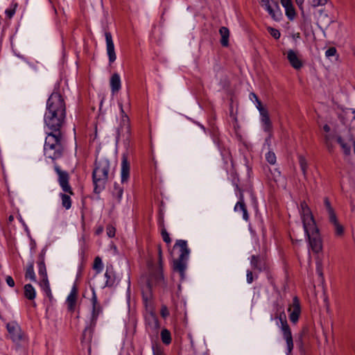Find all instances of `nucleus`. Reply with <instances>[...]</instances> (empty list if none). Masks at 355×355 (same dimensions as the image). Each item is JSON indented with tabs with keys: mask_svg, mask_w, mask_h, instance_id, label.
I'll return each mask as SVG.
<instances>
[{
	"mask_svg": "<svg viewBox=\"0 0 355 355\" xmlns=\"http://www.w3.org/2000/svg\"><path fill=\"white\" fill-rule=\"evenodd\" d=\"M246 277H247V282L248 284L252 283V282H253V273H252V272L251 270H247Z\"/></svg>",
	"mask_w": 355,
	"mask_h": 355,
	"instance_id": "55",
	"label": "nucleus"
},
{
	"mask_svg": "<svg viewBox=\"0 0 355 355\" xmlns=\"http://www.w3.org/2000/svg\"><path fill=\"white\" fill-rule=\"evenodd\" d=\"M285 14L290 20H293L295 18L296 12L293 3L285 8Z\"/></svg>",
	"mask_w": 355,
	"mask_h": 355,
	"instance_id": "44",
	"label": "nucleus"
},
{
	"mask_svg": "<svg viewBox=\"0 0 355 355\" xmlns=\"http://www.w3.org/2000/svg\"><path fill=\"white\" fill-rule=\"evenodd\" d=\"M239 180L238 178L234 177L232 180V183L234 187V191L236 196L239 198L238 202H245L243 189L239 187Z\"/></svg>",
	"mask_w": 355,
	"mask_h": 355,
	"instance_id": "31",
	"label": "nucleus"
},
{
	"mask_svg": "<svg viewBox=\"0 0 355 355\" xmlns=\"http://www.w3.org/2000/svg\"><path fill=\"white\" fill-rule=\"evenodd\" d=\"M170 315L169 310L166 305L162 304L160 309V315L164 319H166Z\"/></svg>",
	"mask_w": 355,
	"mask_h": 355,
	"instance_id": "47",
	"label": "nucleus"
},
{
	"mask_svg": "<svg viewBox=\"0 0 355 355\" xmlns=\"http://www.w3.org/2000/svg\"><path fill=\"white\" fill-rule=\"evenodd\" d=\"M105 37L106 41V50L108 55L109 62L110 64H112L116 60V55L115 53L114 44L111 33L106 31L105 33Z\"/></svg>",
	"mask_w": 355,
	"mask_h": 355,
	"instance_id": "16",
	"label": "nucleus"
},
{
	"mask_svg": "<svg viewBox=\"0 0 355 355\" xmlns=\"http://www.w3.org/2000/svg\"><path fill=\"white\" fill-rule=\"evenodd\" d=\"M110 88L112 94L117 93L121 88L120 76L117 73L112 74L110 81Z\"/></svg>",
	"mask_w": 355,
	"mask_h": 355,
	"instance_id": "25",
	"label": "nucleus"
},
{
	"mask_svg": "<svg viewBox=\"0 0 355 355\" xmlns=\"http://www.w3.org/2000/svg\"><path fill=\"white\" fill-rule=\"evenodd\" d=\"M40 285L42 287L44 292L45 293L47 297H49V299L50 300H51L53 299V295H52L51 290L50 288L49 279L41 280Z\"/></svg>",
	"mask_w": 355,
	"mask_h": 355,
	"instance_id": "37",
	"label": "nucleus"
},
{
	"mask_svg": "<svg viewBox=\"0 0 355 355\" xmlns=\"http://www.w3.org/2000/svg\"><path fill=\"white\" fill-rule=\"evenodd\" d=\"M214 144L217 146L224 164H227L230 161H232V155L230 150L225 146L220 139L214 142Z\"/></svg>",
	"mask_w": 355,
	"mask_h": 355,
	"instance_id": "23",
	"label": "nucleus"
},
{
	"mask_svg": "<svg viewBox=\"0 0 355 355\" xmlns=\"http://www.w3.org/2000/svg\"><path fill=\"white\" fill-rule=\"evenodd\" d=\"M130 164L128 160V157L125 154L122 155L121 163V184L128 183L130 180Z\"/></svg>",
	"mask_w": 355,
	"mask_h": 355,
	"instance_id": "15",
	"label": "nucleus"
},
{
	"mask_svg": "<svg viewBox=\"0 0 355 355\" xmlns=\"http://www.w3.org/2000/svg\"><path fill=\"white\" fill-rule=\"evenodd\" d=\"M25 278L29 279L33 282H36V276L34 271V263L30 262L26 267L25 272Z\"/></svg>",
	"mask_w": 355,
	"mask_h": 355,
	"instance_id": "36",
	"label": "nucleus"
},
{
	"mask_svg": "<svg viewBox=\"0 0 355 355\" xmlns=\"http://www.w3.org/2000/svg\"><path fill=\"white\" fill-rule=\"evenodd\" d=\"M93 269L98 274L102 272L103 269V263L100 257H95L93 263Z\"/></svg>",
	"mask_w": 355,
	"mask_h": 355,
	"instance_id": "41",
	"label": "nucleus"
},
{
	"mask_svg": "<svg viewBox=\"0 0 355 355\" xmlns=\"http://www.w3.org/2000/svg\"><path fill=\"white\" fill-rule=\"evenodd\" d=\"M234 210L236 212L242 211L243 219L246 222L250 220V216L245 202H237L234 207Z\"/></svg>",
	"mask_w": 355,
	"mask_h": 355,
	"instance_id": "28",
	"label": "nucleus"
},
{
	"mask_svg": "<svg viewBox=\"0 0 355 355\" xmlns=\"http://www.w3.org/2000/svg\"><path fill=\"white\" fill-rule=\"evenodd\" d=\"M158 250V266L153 263H148V275L146 285L142 288L141 294L144 305L147 307L153 302V288L165 289L167 286L166 282L163 274V258L162 251L160 245L157 246Z\"/></svg>",
	"mask_w": 355,
	"mask_h": 355,
	"instance_id": "2",
	"label": "nucleus"
},
{
	"mask_svg": "<svg viewBox=\"0 0 355 355\" xmlns=\"http://www.w3.org/2000/svg\"><path fill=\"white\" fill-rule=\"evenodd\" d=\"M336 141L340 144L345 155H349L351 151L350 146L344 141L340 136L337 137Z\"/></svg>",
	"mask_w": 355,
	"mask_h": 355,
	"instance_id": "42",
	"label": "nucleus"
},
{
	"mask_svg": "<svg viewBox=\"0 0 355 355\" xmlns=\"http://www.w3.org/2000/svg\"><path fill=\"white\" fill-rule=\"evenodd\" d=\"M17 7L18 3L17 2L12 1L10 7L5 10V14L8 19H10L13 17L16 12V9Z\"/></svg>",
	"mask_w": 355,
	"mask_h": 355,
	"instance_id": "40",
	"label": "nucleus"
},
{
	"mask_svg": "<svg viewBox=\"0 0 355 355\" xmlns=\"http://www.w3.org/2000/svg\"><path fill=\"white\" fill-rule=\"evenodd\" d=\"M210 135L214 143L216 142V141H218L220 139L218 130L215 128H213L212 130L210 131Z\"/></svg>",
	"mask_w": 355,
	"mask_h": 355,
	"instance_id": "49",
	"label": "nucleus"
},
{
	"mask_svg": "<svg viewBox=\"0 0 355 355\" xmlns=\"http://www.w3.org/2000/svg\"><path fill=\"white\" fill-rule=\"evenodd\" d=\"M106 232L108 237L114 238L115 236L116 228L112 225H108L106 227Z\"/></svg>",
	"mask_w": 355,
	"mask_h": 355,
	"instance_id": "50",
	"label": "nucleus"
},
{
	"mask_svg": "<svg viewBox=\"0 0 355 355\" xmlns=\"http://www.w3.org/2000/svg\"><path fill=\"white\" fill-rule=\"evenodd\" d=\"M287 59L291 67L296 70H299L303 67V61L294 50L289 49L287 51Z\"/></svg>",
	"mask_w": 355,
	"mask_h": 355,
	"instance_id": "20",
	"label": "nucleus"
},
{
	"mask_svg": "<svg viewBox=\"0 0 355 355\" xmlns=\"http://www.w3.org/2000/svg\"><path fill=\"white\" fill-rule=\"evenodd\" d=\"M67 116L66 103L58 89H55L46 101L44 123L46 132L62 133Z\"/></svg>",
	"mask_w": 355,
	"mask_h": 355,
	"instance_id": "1",
	"label": "nucleus"
},
{
	"mask_svg": "<svg viewBox=\"0 0 355 355\" xmlns=\"http://www.w3.org/2000/svg\"><path fill=\"white\" fill-rule=\"evenodd\" d=\"M46 252V247L44 248L38 255L37 266H38V274L41 277V280L48 279V275L46 272V268L45 265V254Z\"/></svg>",
	"mask_w": 355,
	"mask_h": 355,
	"instance_id": "17",
	"label": "nucleus"
},
{
	"mask_svg": "<svg viewBox=\"0 0 355 355\" xmlns=\"http://www.w3.org/2000/svg\"><path fill=\"white\" fill-rule=\"evenodd\" d=\"M24 297L29 300H33L36 297V291L33 286L31 284H26L24 286Z\"/></svg>",
	"mask_w": 355,
	"mask_h": 355,
	"instance_id": "29",
	"label": "nucleus"
},
{
	"mask_svg": "<svg viewBox=\"0 0 355 355\" xmlns=\"http://www.w3.org/2000/svg\"><path fill=\"white\" fill-rule=\"evenodd\" d=\"M146 328L150 336L157 335L160 329V322L156 314L153 311H150L145 317Z\"/></svg>",
	"mask_w": 355,
	"mask_h": 355,
	"instance_id": "12",
	"label": "nucleus"
},
{
	"mask_svg": "<svg viewBox=\"0 0 355 355\" xmlns=\"http://www.w3.org/2000/svg\"><path fill=\"white\" fill-rule=\"evenodd\" d=\"M268 30L272 37H273L275 39H279L280 37L281 34L279 30L271 27L268 28Z\"/></svg>",
	"mask_w": 355,
	"mask_h": 355,
	"instance_id": "51",
	"label": "nucleus"
},
{
	"mask_svg": "<svg viewBox=\"0 0 355 355\" xmlns=\"http://www.w3.org/2000/svg\"><path fill=\"white\" fill-rule=\"evenodd\" d=\"M288 311H290L289 319L291 322L296 323L300 318L301 313V306L300 300L297 296H295L293 298V303L291 307L288 308Z\"/></svg>",
	"mask_w": 355,
	"mask_h": 355,
	"instance_id": "14",
	"label": "nucleus"
},
{
	"mask_svg": "<svg viewBox=\"0 0 355 355\" xmlns=\"http://www.w3.org/2000/svg\"><path fill=\"white\" fill-rule=\"evenodd\" d=\"M309 247L313 253L318 254L323 248V241L320 230L316 225L304 228Z\"/></svg>",
	"mask_w": 355,
	"mask_h": 355,
	"instance_id": "8",
	"label": "nucleus"
},
{
	"mask_svg": "<svg viewBox=\"0 0 355 355\" xmlns=\"http://www.w3.org/2000/svg\"><path fill=\"white\" fill-rule=\"evenodd\" d=\"M302 221L303 223V228L316 225L314 216L309 207L305 209L300 210Z\"/></svg>",
	"mask_w": 355,
	"mask_h": 355,
	"instance_id": "18",
	"label": "nucleus"
},
{
	"mask_svg": "<svg viewBox=\"0 0 355 355\" xmlns=\"http://www.w3.org/2000/svg\"><path fill=\"white\" fill-rule=\"evenodd\" d=\"M315 272L318 275L321 282L324 280V273H323V265L321 259H318L315 261Z\"/></svg>",
	"mask_w": 355,
	"mask_h": 355,
	"instance_id": "39",
	"label": "nucleus"
},
{
	"mask_svg": "<svg viewBox=\"0 0 355 355\" xmlns=\"http://www.w3.org/2000/svg\"><path fill=\"white\" fill-rule=\"evenodd\" d=\"M119 106L120 107L121 120L120 123V126L122 131H125L127 133L130 132V120L127 114L124 112L123 105L121 103H119Z\"/></svg>",
	"mask_w": 355,
	"mask_h": 355,
	"instance_id": "24",
	"label": "nucleus"
},
{
	"mask_svg": "<svg viewBox=\"0 0 355 355\" xmlns=\"http://www.w3.org/2000/svg\"><path fill=\"white\" fill-rule=\"evenodd\" d=\"M309 207L305 201H302L300 203V210L305 209V208Z\"/></svg>",
	"mask_w": 355,
	"mask_h": 355,
	"instance_id": "59",
	"label": "nucleus"
},
{
	"mask_svg": "<svg viewBox=\"0 0 355 355\" xmlns=\"http://www.w3.org/2000/svg\"><path fill=\"white\" fill-rule=\"evenodd\" d=\"M46 136L44 144V155L46 159H50L54 164L55 161L60 159L64 152L62 133L46 132Z\"/></svg>",
	"mask_w": 355,
	"mask_h": 355,
	"instance_id": "4",
	"label": "nucleus"
},
{
	"mask_svg": "<svg viewBox=\"0 0 355 355\" xmlns=\"http://www.w3.org/2000/svg\"><path fill=\"white\" fill-rule=\"evenodd\" d=\"M323 128V130H324L325 132H327V133L329 132H330V130H331V129H330V127H329V125L328 124H325V125H324V126H323V128Z\"/></svg>",
	"mask_w": 355,
	"mask_h": 355,
	"instance_id": "61",
	"label": "nucleus"
},
{
	"mask_svg": "<svg viewBox=\"0 0 355 355\" xmlns=\"http://www.w3.org/2000/svg\"><path fill=\"white\" fill-rule=\"evenodd\" d=\"M309 3L314 8L324 6L328 0H308Z\"/></svg>",
	"mask_w": 355,
	"mask_h": 355,
	"instance_id": "48",
	"label": "nucleus"
},
{
	"mask_svg": "<svg viewBox=\"0 0 355 355\" xmlns=\"http://www.w3.org/2000/svg\"><path fill=\"white\" fill-rule=\"evenodd\" d=\"M103 231V227H99L97 228V230H96V234L97 235L101 234Z\"/></svg>",
	"mask_w": 355,
	"mask_h": 355,
	"instance_id": "63",
	"label": "nucleus"
},
{
	"mask_svg": "<svg viewBox=\"0 0 355 355\" xmlns=\"http://www.w3.org/2000/svg\"><path fill=\"white\" fill-rule=\"evenodd\" d=\"M265 157H266V161L270 164L273 165L276 163L277 157H276V155L274 152L270 151V150L268 151L267 153H266Z\"/></svg>",
	"mask_w": 355,
	"mask_h": 355,
	"instance_id": "46",
	"label": "nucleus"
},
{
	"mask_svg": "<svg viewBox=\"0 0 355 355\" xmlns=\"http://www.w3.org/2000/svg\"><path fill=\"white\" fill-rule=\"evenodd\" d=\"M256 104V107L257 108V110H259V113L262 112H265V110H267L266 108L263 107V105H262V103H261V101H259V102H257V103H255Z\"/></svg>",
	"mask_w": 355,
	"mask_h": 355,
	"instance_id": "57",
	"label": "nucleus"
},
{
	"mask_svg": "<svg viewBox=\"0 0 355 355\" xmlns=\"http://www.w3.org/2000/svg\"><path fill=\"white\" fill-rule=\"evenodd\" d=\"M104 275L105 278V286L112 287L115 284L116 280V275L113 269L112 268L110 269L107 268Z\"/></svg>",
	"mask_w": 355,
	"mask_h": 355,
	"instance_id": "26",
	"label": "nucleus"
},
{
	"mask_svg": "<svg viewBox=\"0 0 355 355\" xmlns=\"http://www.w3.org/2000/svg\"><path fill=\"white\" fill-rule=\"evenodd\" d=\"M329 221L334 227L335 234L337 236H341L344 234V227L339 223L337 216H335V221L329 219Z\"/></svg>",
	"mask_w": 355,
	"mask_h": 355,
	"instance_id": "35",
	"label": "nucleus"
},
{
	"mask_svg": "<svg viewBox=\"0 0 355 355\" xmlns=\"http://www.w3.org/2000/svg\"><path fill=\"white\" fill-rule=\"evenodd\" d=\"M214 144L217 146L224 164H227L230 161H232V155L230 150L225 146L220 139L214 142Z\"/></svg>",
	"mask_w": 355,
	"mask_h": 355,
	"instance_id": "22",
	"label": "nucleus"
},
{
	"mask_svg": "<svg viewBox=\"0 0 355 355\" xmlns=\"http://www.w3.org/2000/svg\"><path fill=\"white\" fill-rule=\"evenodd\" d=\"M262 6H264L265 10L268 12L270 16L275 21H279L282 16L281 9L279 3L275 0H261Z\"/></svg>",
	"mask_w": 355,
	"mask_h": 355,
	"instance_id": "11",
	"label": "nucleus"
},
{
	"mask_svg": "<svg viewBox=\"0 0 355 355\" xmlns=\"http://www.w3.org/2000/svg\"><path fill=\"white\" fill-rule=\"evenodd\" d=\"M280 3L284 8L293 3L292 0H280Z\"/></svg>",
	"mask_w": 355,
	"mask_h": 355,
	"instance_id": "58",
	"label": "nucleus"
},
{
	"mask_svg": "<svg viewBox=\"0 0 355 355\" xmlns=\"http://www.w3.org/2000/svg\"><path fill=\"white\" fill-rule=\"evenodd\" d=\"M123 191V187L119 185L117 182L114 183L112 196L116 200L117 203H120L121 202Z\"/></svg>",
	"mask_w": 355,
	"mask_h": 355,
	"instance_id": "27",
	"label": "nucleus"
},
{
	"mask_svg": "<svg viewBox=\"0 0 355 355\" xmlns=\"http://www.w3.org/2000/svg\"><path fill=\"white\" fill-rule=\"evenodd\" d=\"M250 265L254 270H257L259 272L266 271L269 269L266 259L260 255H252Z\"/></svg>",
	"mask_w": 355,
	"mask_h": 355,
	"instance_id": "13",
	"label": "nucleus"
},
{
	"mask_svg": "<svg viewBox=\"0 0 355 355\" xmlns=\"http://www.w3.org/2000/svg\"><path fill=\"white\" fill-rule=\"evenodd\" d=\"M337 53V50L335 47L331 46L329 47L325 52V55L327 58H330L336 55Z\"/></svg>",
	"mask_w": 355,
	"mask_h": 355,
	"instance_id": "52",
	"label": "nucleus"
},
{
	"mask_svg": "<svg viewBox=\"0 0 355 355\" xmlns=\"http://www.w3.org/2000/svg\"><path fill=\"white\" fill-rule=\"evenodd\" d=\"M258 96L256 94L252 92L250 94V98L251 101H254L255 99H257Z\"/></svg>",
	"mask_w": 355,
	"mask_h": 355,
	"instance_id": "62",
	"label": "nucleus"
},
{
	"mask_svg": "<svg viewBox=\"0 0 355 355\" xmlns=\"http://www.w3.org/2000/svg\"><path fill=\"white\" fill-rule=\"evenodd\" d=\"M178 248L180 255L178 259L173 260L172 268L173 272L180 275V281L185 279V272L187 268V262L189 257L190 249L188 248L185 240H177L174 248Z\"/></svg>",
	"mask_w": 355,
	"mask_h": 355,
	"instance_id": "6",
	"label": "nucleus"
},
{
	"mask_svg": "<svg viewBox=\"0 0 355 355\" xmlns=\"http://www.w3.org/2000/svg\"><path fill=\"white\" fill-rule=\"evenodd\" d=\"M54 171L58 175V182L62 190V193H59L61 199L62 206L65 209H71L72 206V200L71 196H74V191L69 183V174L67 171L61 169L58 164L53 166Z\"/></svg>",
	"mask_w": 355,
	"mask_h": 355,
	"instance_id": "5",
	"label": "nucleus"
},
{
	"mask_svg": "<svg viewBox=\"0 0 355 355\" xmlns=\"http://www.w3.org/2000/svg\"><path fill=\"white\" fill-rule=\"evenodd\" d=\"M153 355H164L163 347L160 344L153 343Z\"/></svg>",
	"mask_w": 355,
	"mask_h": 355,
	"instance_id": "45",
	"label": "nucleus"
},
{
	"mask_svg": "<svg viewBox=\"0 0 355 355\" xmlns=\"http://www.w3.org/2000/svg\"><path fill=\"white\" fill-rule=\"evenodd\" d=\"M6 329L9 334L10 338L13 343L19 344L20 342L26 340L24 333L21 327L16 322L12 321L6 324Z\"/></svg>",
	"mask_w": 355,
	"mask_h": 355,
	"instance_id": "10",
	"label": "nucleus"
},
{
	"mask_svg": "<svg viewBox=\"0 0 355 355\" xmlns=\"http://www.w3.org/2000/svg\"><path fill=\"white\" fill-rule=\"evenodd\" d=\"M335 135L333 134H326L324 136V144H327V142L334 141Z\"/></svg>",
	"mask_w": 355,
	"mask_h": 355,
	"instance_id": "53",
	"label": "nucleus"
},
{
	"mask_svg": "<svg viewBox=\"0 0 355 355\" xmlns=\"http://www.w3.org/2000/svg\"><path fill=\"white\" fill-rule=\"evenodd\" d=\"M159 224L160 227H162L161 235H162L163 241L167 244L171 243V239L169 236V234L168 233L166 228L164 227L163 218L159 219Z\"/></svg>",
	"mask_w": 355,
	"mask_h": 355,
	"instance_id": "38",
	"label": "nucleus"
},
{
	"mask_svg": "<svg viewBox=\"0 0 355 355\" xmlns=\"http://www.w3.org/2000/svg\"><path fill=\"white\" fill-rule=\"evenodd\" d=\"M334 141H331V142H327V144H325L328 151L329 153H333L334 150Z\"/></svg>",
	"mask_w": 355,
	"mask_h": 355,
	"instance_id": "56",
	"label": "nucleus"
},
{
	"mask_svg": "<svg viewBox=\"0 0 355 355\" xmlns=\"http://www.w3.org/2000/svg\"><path fill=\"white\" fill-rule=\"evenodd\" d=\"M114 170L115 167L107 158L96 157L92 174L94 193L99 194L105 190L107 183L114 178Z\"/></svg>",
	"mask_w": 355,
	"mask_h": 355,
	"instance_id": "3",
	"label": "nucleus"
},
{
	"mask_svg": "<svg viewBox=\"0 0 355 355\" xmlns=\"http://www.w3.org/2000/svg\"><path fill=\"white\" fill-rule=\"evenodd\" d=\"M324 205L327 210L329 219H332L334 221H335V216H336L334 209L331 206V204L328 197H325L324 198Z\"/></svg>",
	"mask_w": 355,
	"mask_h": 355,
	"instance_id": "32",
	"label": "nucleus"
},
{
	"mask_svg": "<svg viewBox=\"0 0 355 355\" xmlns=\"http://www.w3.org/2000/svg\"><path fill=\"white\" fill-rule=\"evenodd\" d=\"M324 205L327 210L329 219H332L334 221H335V216H336L334 209L331 206V204L328 197H325L324 198Z\"/></svg>",
	"mask_w": 355,
	"mask_h": 355,
	"instance_id": "33",
	"label": "nucleus"
},
{
	"mask_svg": "<svg viewBox=\"0 0 355 355\" xmlns=\"http://www.w3.org/2000/svg\"><path fill=\"white\" fill-rule=\"evenodd\" d=\"M92 295L90 299L92 304L91 318L89 327H87L83 333V338L85 339L87 337V334L89 333L90 337L94 329L95 328L99 315L103 313V307L98 300L97 295L94 288H92Z\"/></svg>",
	"mask_w": 355,
	"mask_h": 355,
	"instance_id": "7",
	"label": "nucleus"
},
{
	"mask_svg": "<svg viewBox=\"0 0 355 355\" xmlns=\"http://www.w3.org/2000/svg\"><path fill=\"white\" fill-rule=\"evenodd\" d=\"M77 298L78 289L76 286H73L66 300V304L67 305V309L69 312L73 313L75 311Z\"/></svg>",
	"mask_w": 355,
	"mask_h": 355,
	"instance_id": "19",
	"label": "nucleus"
},
{
	"mask_svg": "<svg viewBox=\"0 0 355 355\" xmlns=\"http://www.w3.org/2000/svg\"><path fill=\"white\" fill-rule=\"evenodd\" d=\"M304 0H295V2L300 9H302V5Z\"/></svg>",
	"mask_w": 355,
	"mask_h": 355,
	"instance_id": "60",
	"label": "nucleus"
},
{
	"mask_svg": "<svg viewBox=\"0 0 355 355\" xmlns=\"http://www.w3.org/2000/svg\"><path fill=\"white\" fill-rule=\"evenodd\" d=\"M6 282L10 287H14L15 285V281L11 276H7L6 277Z\"/></svg>",
	"mask_w": 355,
	"mask_h": 355,
	"instance_id": "54",
	"label": "nucleus"
},
{
	"mask_svg": "<svg viewBox=\"0 0 355 355\" xmlns=\"http://www.w3.org/2000/svg\"><path fill=\"white\" fill-rule=\"evenodd\" d=\"M219 33L221 35L220 44L223 46H229L230 31L227 27L222 26L219 29Z\"/></svg>",
	"mask_w": 355,
	"mask_h": 355,
	"instance_id": "30",
	"label": "nucleus"
},
{
	"mask_svg": "<svg viewBox=\"0 0 355 355\" xmlns=\"http://www.w3.org/2000/svg\"><path fill=\"white\" fill-rule=\"evenodd\" d=\"M261 121L263 125V130L264 132L269 133L268 137L266 139L268 141L272 136V122L270 121L268 110L260 113Z\"/></svg>",
	"mask_w": 355,
	"mask_h": 355,
	"instance_id": "21",
	"label": "nucleus"
},
{
	"mask_svg": "<svg viewBox=\"0 0 355 355\" xmlns=\"http://www.w3.org/2000/svg\"><path fill=\"white\" fill-rule=\"evenodd\" d=\"M298 162L303 175L305 176L308 168V163L303 155L298 156Z\"/></svg>",
	"mask_w": 355,
	"mask_h": 355,
	"instance_id": "43",
	"label": "nucleus"
},
{
	"mask_svg": "<svg viewBox=\"0 0 355 355\" xmlns=\"http://www.w3.org/2000/svg\"><path fill=\"white\" fill-rule=\"evenodd\" d=\"M160 338L163 344L166 345H169L172 342L171 331L166 328L162 329L160 332Z\"/></svg>",
	"mask_w": 355,
	"mask_h": 355,
	"instance_id": "34",
	"label": "nucleus"
},
{
	"mask_svg": "<svg viewBox=\"0 0 355 355\" xmlns=\"http://www.w3.org/2000/svg\"><path fill=\"white\" fill-rule=\"evenodd\" d=\"M277 312L275 315V319H279L281 323V330L282 331L283 338L286 340L288 353H291L293 349V340L291 328L287 322L286 316L284 309L282 307L277 309Z\"/></svg>",
	"mask_w": 355,
	"mask_h": 355,
	"instance_id": "9",
	"label": "nucleus"
},
{
	"mask_svg": "<svg viewBox=\"0 0 355 355\" xmlns=\"http://www.w3.org/2000/svg\"><path fill=\"white\" fill-rule=\"evenodd\" d=\"M199 126L205 132L206 129L203 125L199 124Z\"/></svg>",
	"mask_w": 355,
	"mask_h": 355,
	"instance_id": "64",
	"label": "nucleus"
}]
</instances>
